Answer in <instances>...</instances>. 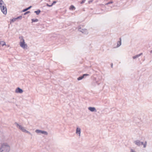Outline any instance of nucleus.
Returning <instances> with one entry per match:
<instances>
[{"instance_id":"16","label":"nucleus","mask_w":152,"mask_h":152,"mask_svg":"<svg viewBox=\"0 0 152 152\" xmlns=\"http://www.w3.org/2000/svg\"><path fill=\"white\" fill-rule=\"evenodd\" d=\"M41 10H38L37 11H35L34 12L36 13L37 15H38L40 13Z\"/></svg>"},{"instance_id":"29","label":"nucleus","mask_w":152,"mask_h":152,"mask_svg":"<svg viewBox=\"0 0 152 152\" xmlns=\"http://www.w3.org/2000/svg\"><path fill=\"white\" fill-rule=\"evenodd\" d=\"M56 2H57V1H53L52 3L51 4L52 5V6H53L54 4H56Z\"/></svg>"},{"instance_id":"27","label":"nucleus","mask_w":152,"mask_h":152,"mask_svg":"<svg viewBox=\"0 0 152 152\" xmlns=\"http://www.w3.org/2000/svg\"><path fill=\"white\" fill-rule=\"evenodd\" d=\"M23 127L21 125L19 126L18 127V128L21 130L23 128Z\"/></svg>"},{"instance_id":"31","label":"nucleus","mask_w":152,"mask_h":152,"mask_svg":"<svg viewBox=\"0 0 152 152\" xmlns=\"http://www.w3.org/2000/svg\"><path fill=\"white\" fill-rule=\"evenodd\" d=\"M46 5L49 7H51L52 6V4L51 5H49L48 4H46Z\"/></svg>"},{"instance_id":"32","label":"nucleus","mask_w":152,"mask_h":152,"mask_svg":"<svg viewBox=\"0 0 152 152\" xmlns=\"http://www.w3.org/2000/svg\"><path fill=\"white\" fill-rule=\"evenodd\" d=\"M144 144V143L143 142H141V145H143V144Z\"/></svg>"},{"instance_id":"4","label":"nucleus","mask_w":152,"mask_h":152,"mask_svg":"<svg viewBox=\"0 0 152 152\" xmlns=\"http://www.w3.org/2000/svg\"><path fill=\"white\" fill-rule=\"evenodd\" d=\"M20 45L23 48H25L27 47V44L25 43V40H24L23 41H20Z\"/></svg>"},{"instance_id":"12","label":"nucleus","mask_w":152,"mask_h":152,"mask_svg":"<svg viewBox=\"0 0 152 152\" xmlns=\"http://www.w3.org/2000/svg\"><path fill=\"white\" fill-rule=\"evenodd\" d=\"M81 32L85 34H88L87 30L86 29H82Z\"/></svg>"},{"instance_id":"15","label":"nucleus","mask_w":152,"mask_h":152,"mask_svg":"<svg viewBox=\"0 0 152 152\" xmlns=\"http://www.w3.org/2000/svg\"><path fill=\"white\" fill-rule=\"evenodd\" d=\"M69 9L70 10H75V8L73 5H71Z\"/></svg>"},{"instance_id":"35","label":"nucleus","mask_w":152,"mask_h":152,"mask_svg":"<svg viewBox=\"0 0 152 152\" xmlns=\"http://www.w3.org/2000/svg\"><path fill=\"white\" fill-rule=\"evenodd\" d=\"M150 53H152V50L150 51Z\"/></svg>"},{"instance_id":"9","label":"nucleus","mask_w":152,"mask_h":152,"mask_svg":"<svg viewBox=\"0 0 152 152\" xmlns=\"http://www.w3.org/2000/svg\"><path fill=\"white\" fill-rule=\"evenodd\" d=\"M134 142L136 145L138 146H140L141 145V142L139 140H136Z\"/></svg>"},{"instance_id":"22","label":"nucleus","mask_w":152,"mask_h":152,"mask_svg":"<svg viewBox=\"0 0 152 152\" xmlns=\"http://www.w3.org/2000/svg\"><path fill=\"white\" fill-rule=\"evenodd\" d=\"M22 15H20V16H19L18 17H17V18H16L17 19H21L22 18Z\"/></svg>"},{"instance_id":"33","label":"nucleus","mask_w":152,"mask_h":152,"mask_svg":"<svg viewBox=\"0 0 152 152\" xmlns=\"http://www.w3.org/2000/svg\"><path fill=\"white\" fill-rule=\"evenodd\" d=\"M5 45V42H4L2 44V46H3Z\"/></svg>"},{"instance_id":"14","label":"nucleus","mask_w":152,"mask_h":152,"mask_svg":"<svg viewBox=\"0 0 152 152\" xmlns=\"http://www.w3.org/2000/svg\"><path fill=\"white\" fill-rule=\"evenodd\" d=\"M31 7H32V6H29V7H28L22 10V12H25V11H26L28 10L29 9H30L31 8Z\"/></svg>"},{"instance_id":"19","label":"nucleus","mask_w":152,"mask_h":152,"mask_svg":"<svg viewBox=\"0 0 152 152\" xmlns=\"http://www.w3.org/2000/svg\"><path fill=\"white\" fill-rule=\"evenodd\" d=\"M5 4L2 0H0V6Z\"/></svg>"},{"instance_id":"23","label":"nucleus","mask_w":152,"mask_h":152,"mask_svg":"<svg viewBox=\"0 0 152 152\" xmlns=\"http://www.w3.org/2000/svg\"><path fill=\"white\" fill-rule=\"evenodd\" d=\"M78 30L80 32H81L82 30V29H81V27L80 26H79L78 28Z\"/></svg>"},{"instance_id":"2","label":"nucleus","mask_w":152,"mask_h":152,"mask_svg":"<svg viewBox=\"0 0 152 152\" xmlns=\"http://www.w3.org/2000/svg\"><path fill=\"white\" fill-rule=\"evenodd\" d=\"M1 12L4 14H6L7 13V9L5 4L0 6Z\"/></svg>"},{"instance_id":"1","label":"nucleus","mask_w":152,"mask_h":152,"mask_svg":"<svg viewBox=\"0 0 152 152\" xmlns=\"http://www.w3.org/2000/svg\"><path fill=\"white\" fill-rule=\"evenodd\" d=\"M10 151V147L7 143H4L1 144L0 147V152H9Z\"/></svg>"},{"instance_id":"20","label":"nucleus","mask_w":152,"mask_h":152,"mask_svg":"<svg viewBox=\"0 0 152 152\" xmlns=\"http://www.w3.org/2000/svg\"><path fill=\"white\" fill-rule=\"evenodd\" d=\"M19 38L20 39L21 41H23V40H24V39L23 38V36H22L20 37Z\"/></svg>"},{"instance_id":"25","label":"nucleus","mask_w":152,"mask_h":152,"mask_svg":"<svg viewBox=\"0 0 152 152\" xmlns=\"http://www.w3.org/2000/svg\"><path fill=\"white\" fill-rule=\"evenodd\" d=\"M113 3V1H110L108 2L106 4V5H108L109 4H111Z\"/></svg>"},{"instance_id":"6","label":"nucleus","mask_w":152,"mask_h":152,"mask_svg":"<svg viewBox=\"0 0 152 152\" xmlns=\"http://www.w3.org/2000/svg\"><path fill=\"white\" fill-rule=\"evenodd\" d=\"M23 90L19 87H18L16 89L15 92L17 93H22Z\"/></svg>"},{"instance_id":"21","label":"nucleus","mask_w":152,"mask_h":152,"mask_svg":"<svg viewBox=\"0 0 152 152\" xmlns=\"http://www.w3.org/2000/svg\"><path fill=\"white\" fill-rule=\"evenodd\" d=\"M15 124L16 125V126L18 128L20 125H19L17 122H15Z\"/></svg>"},{"instance_id":"26","label":"nucleus","mask_w":152,"mask_h":152,"mask_svg":"<svg viewBox=\"0 0 152 152\" xmlns=\"http://www.w3.org/2000/svg\"><path fill=\"white\" fill-rule=\"evenodd\" d=\"M30 12V11H27V12H25L23 14L24 15H26L28 14V13H29Z\"/></svg>"},{"instance_id":"28","label":"nucleus","mask_w":152,"mask_h":152,"mask_svg":"<svg viewBox=\"0 0 152 152\" xmlns=\"http://www.w3.org/2000/svg\"><path fill=\"white\" fill-rule=\"evenodd\" d=\"M86 1V0H82L81 2H80V3L81 4H83Z\"/></svg>"},{"instance_id":"13","label":"nucleus","mask_w":152,"mask_h":152,"mask_svg":"<svg viewBox=\"0 0 152 152\" xmlns=\"http://www.w3.org/2000/svg\"><path fill=\"white\" fill-rule=\"evenodd\" d=\"M120 41H118L117 42V47H119L121 45V38H119Z\"/></svg>"},{"instance_id":"34","label":"nucleus","mask_w":152,"mask_h":152,"mask_svg":"<svg viewBox=\"0 0 152 152\" xmlns=\"http://www.w3.org/2000/svg\"><path fill=\"white\" fill-rule=\"evenodd\" d=\"M111 66L112 68L113 67V63H111Z\"/></svg>"},{"instance_id":"11","label":"nucleus","mask_w":152,"mask_h":152,"mask_svg":"<svg viewBox=\"0 0 152 152\" xmlns=\"http://www.w3.org/2000/svg\"><path fill=\"white\" fill-rule=\"evenodd\" d=\"M143 54L142 53H141L137 55L134 56H133L132 58L134 59H135L139 57L140 56Z\"/></svg>"},{"instance_id":"37","label":"nucleus","mask_w":152,"mask_h":152,"mask_svg":"<svg viewBox=\"0 0 152 152\" xmlns=\"http://www.w3.org/2000/svg\"><path fill=\"white\" fill-rule=\"evenodd\" d=\"M96 83H97V85H99V83H97V82H96Z\"/></svg>"},{"instance_id":"24","label":"nucleus","mask_w":152,"mask_h":152,"mask_svg":"<svg viewBox=\"0 0 152 152\" xmlns=\"http://www.w3.org/2000/svg\"><path fill=\"white\" fill-rule=\"evenodd\" d=\"M143 145V147L144 148H145L146 147V145H147V142L146 141H145V142L144 143Z\"/></svg>"},{"instance_id":"5","label":"nucleus","mask_w":152,"mask_h":152,"mask_svg":"<svg viewBox=\"0 0 152 152\" xmlns=\"http://www.w3.org/2000/svg\"><path fill=\"white\" fill-rule=\"evenodd\" d=\"M89 75L87 74H83L82 75L79 77L77 78V80H82L83 78L85 76H88Z\"/></svg>"},{"instance_id":"3","label":"nucleus","mask_w":152,"mask_h":152,"mask_svg":"<svg viewBox=\"0 0 152 152\" xmlns=\"http://www.w3.org/2000/svg\"><path fill=\"white\" fill-rule=\"evenodd\" d=\"M35 132L38 134H44L45 135H47L48 134V133L46 131L41 130L39 129H36L35 130Z\"/></svg>"},{"instance_id":"18","label":"nucleus","mask_w":152,"mask_h":152,"mask_svg":"<svg viewBox=\"0 0 152 152\" xmlns=\"http://www.w3.org/2000/svg\"><path fill=\"white\" fill-rule=\"evenodd\" d=\"M16 20H17L16 18H13L12 19H11L10 20L11 22H13L15 21Z\"/></svg>"},{"instance_id":"17","label":"nucleus","mask_w":152,"mask_h":152,"mask_svg":"<svg viewBox=\"0 0 152 152\" xmlns=\"http://www.w3.org/2000/svg\"><path fill=\"white\" fill-rule=\"evenodd\" d=\"M32 23L37 22L39 20L37 19H31Z\"/></svg>"},{"instance_id":"10","label":"nucleus","mask_w":152,"mask_h":152,"mask_svg":"<svg viewBox=\"0 0 152 152\" xmlns=\"http://www.w3.org/2000/svg\"><path fill=\"white\" fill-rule=\"evenodd\" d=\"M81 133V129L80 128L77 127L76 129V133L77 134H80Z\"/></svg>"},{"instance_id":"30","label":"nucleus","mask_w":152,"mask_h":152,"mask_svg":"<svg viewBox=\"0 0 152 152\" xmlns=\"http://www.w3.org/2000/svg\"><path fill=\"white\" fill-rule=\"evenodd\" d=\"M130 152H136L134 151V150L132 149H131L130 150Z\"/></svg>"},{"instance_id":"8","label":"nucleus","mask_w":152,"mask_h":152,"mask_svg":"<svg viewBox=\"0 0 152 152\" xmlns=\"http://www.w3.org/2000/svg\"><path fill=\"white\" fill-rule=\"evenodd\" d=\"M21 131L24 132L30 135H32L31 134L30 132L25 129L24 127L23 128Z\"/></svg>"},{"instance_id":"36","label":"nucleus","mask_w":152,"mask_h":152,"mask_svg":"<svg viewBox=\"0 0 152 152\" xmlns=\"http://www.w3.org/2000/svg\"><path fill=\"white\" fill-rule=\"evenodd\" d=\"M92 2V1H89V3H90V2Z\"/></svg>"},{"instance_id":"7","label":"nucleus","mask_w":152,"mask_h":152,"mask_svg":"<svg viewBox=\"0 0 152 152\" xmlns=\"http://www.w3.org/2000/svg\"><path fill=\"white\" fill-rule=\"evenodd\" d=\"M88 109L91 112H96V110L95 107H89L88 108Z\"/></svg>"}]
</instances>
